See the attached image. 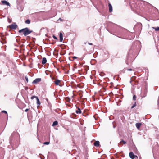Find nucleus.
Returning a JSON list of instances; mask_svg holds the SVG:
<instances>
[{
  "mask_svg": "<svg viewBox=\"0 0 159 159\" xmlns=\"http://www.w3.org/2000/svg\"><path fill=\"white\" fill-rule=\"evenodd\" d=\"M57 125H58L57 121H55L53 123L52 125V126H54Z\"/></svg>",
  "mask_w": 159,
  "mask_h": 159,
  "instance_id": "obj_14",
  "label": "nucleus"
},
{
  "mask_svg": "<svg viewBox=\"0 0 159 159\" xmlns=\"http://www.w3.org/2000/svg\"><path fill=\"white\" fill-rule=\"evenodd\" d=\"M2 113H5L6 114H7V112L6 111H4H4H2Z\"/></svg>",
  "mask_w": 159,
  "mask_h": 159,
  "instance_id": "obj_22",
  "label": "nucleus"
},
{
  "mask_svg": "<svg viewBox=\"0 0 159 159\" xmlns=\"http://www.w3.org/2000/svg\"><path fill=\"white\" fill-rule=\"evenodd\" d=\"M121 142H122L124 144H125L126 143V142L125 141L123 140H122Z\"/></svg>",
  "mask_w": 159,
  "mask_h": 159,
  "instance_id": "obj_24",
  "label": "nucleus"
},
{
  "mask_svg": "<svg viewBox=\"0 0 159 159\" xmlns=\"http://www.w3.org/2000/svg\"><path fill=\"white\" fill-rule=\"evenodd\" d=\"M52 37H53V38L54 39H56V40H57V38L56 36H55V35H53L52 36Z\"/></svg>",
  "mask_w": 159,
  "mask_h": 159,
  "instance_id": "obj_20",
  "label": "nucleus"
},
{
  "mask_svg": "<svg viewBox=\"0 0 159 159\" xmlns=\"http://www.w3.org/2000/svg\"><path fill=\"white\" fill-rule=\"evenodd\" d=\"M1 2L3 4H5L7 6H10V4L9 3L6 1L2 0L1 1Z\"/></svg>",
  "mask_w": 159,
  "mask_h": 159,
  "instance_id": "obj_5",
  "label": "nucleus"
},
{
  "mask_svg": "<svg viewBox=\"0 0 159 159\" xmlns=\"http://www.w3.org/2000/svg\"><path fill=\"white\" fill-rule=\"evenodd\" d=\"M76 113L77 114L81 113V111L80 108H78V110L76 111Z\"/></svg>",
  "mask_w": 159,
  "mask_h": 159,
  "instance_id": "obj_13",
  "label": "nucleus"
},
{
  "mask_svg": "<svg viewBox=\"0 0 159 159\" xmlns=\"http://www.w3.org/2000/svg\"><path fill=\"white\" fill-rule=\"evenodd\" d=\"M60 81L59 80L57 79L54 81L55 84L57 85H59V83Z\"/></svg>",
  "mask_w": 159,
  "mask_h": 159,
  "instance_id": "obj_11",
  "label": "nucleus"
},
{
  "mask_svg": "<svg viewBox=\"0 0 159 159\" xmlns=\"http://www.w3.org/2000/svg\"><path fill=\"white\" fill-rule=\"evenodd\" d=\"M60 42H62L63 41V34L61 32H60L59 34Z\"/></svg>",
  "mask_w": 159,
  "mask_h": 159,
  "instance_id": "obj_6",
  "label": "nucleus"
},
{
  "mask_svg": "<svg viewBox=\"0 0 159 159\" xmlns=\"http://www.w3.org/2000/svg\"><path fill=\"white\" fill-rule=\"evenodd\" d=\"M129 156L132 159L136 157H137V156L135 155L132 152H130L129 153Z\"/></svg>",
  "mask_w": 159,
  "mask_h": 159,
  "instance_id": "obj_3",
  "label": "nucleus"
},
{
  "mask_svg": "<svg viewBox=\"0 0 159 159\" xmlns=\"http://www.w3.org/2000/svg\"><path fill=\"white\" fill-rule=\"evenodd\" d=\"M28 110H29V109H26L25 110V112H27V111H28Z\"/></svg>",
  "mask_w": 159,
  "mask_h": 159,
  "instance_id": "obj_28",
  "label": "nucleus"
},
{
  "mask_svg": "<svg viewBox=\"0 0 159 159\" xmlns=\"http://www.w3.org/2000/svg\"><path fill=\"white\" fill-rule=\"evenodd\" d=\"M25 79H26L27 82H28V79L27 76H25Z\"/></svg>",
  "mask_w": 159,
  "mask_h": 159,
  "instance_id": "obj_23",
  "label": "nucleus"
},
{
  "mask_svg": "<svg viewBox=\"0 0 159 159\" xmlns=\"http://www.w3.org/2000/svg\"><path fill=\"white\" fill-rule=\"evenodd\" d=\"M141 124L140 123H137L136 124V126L138 130H139L140 127L141 126Z\"/></svg>",
  "mask_w": 159,
  "mask_h": 159,
  "instance_id": "obj_7",
  "label": "nucleus"
},
{
  "mask_svg": "<svg viewBox=\"0 0 159 159\" xmlns=\"http://www.w3.org/2000/svg\"><path fill=\"white\" fill-rule=\"evenodd\" d=\"M95 146L98 147L99 145V142L98 141H96L94 143Z\"/></svg>",
  "mask_w": 159,
  "mask_h": 159,
  "instance_id": "obj_10",
  "label": "nucleus"
},
{
  "mask_svg": "<svg viewBox=\"0 0 159 159\" xmlns=\"http://www.w3.org/2000/svg\"><path fill=\"white\" fill-rule=\"evenodd\" d=\"M41 81V79L38 78L35 79L32 82L33 84H36L38 82H40Z\"/></svg>",
  "mask_w": 159,
  "mask_h": 159,
  "instance_id": "obj_4",
  "label": "nucleus"
},
{
  "mask_svg": "<svg viewBox=\"0 0 159 159\" xmlns=\"http://www.w3.org/2000/svg\"><path fill=\"white\" fill-rule=\"evenodd\" d=\"M128 70L129 71H131L132 70V69H128Z\"/></svg>",
  "mask_w": 159,
  "mask_h": 159,
  "instance_id": "obj_29",
  "label": "nucleus"
},
{
  "mask_svg": "<svg viewBox=\"0 0 159 159\" xmlns=\"http://www.w3.org/2000/svg\"><path fill=\"white\" fill-rule=\"evenodd\" d=\"M9 27L11 29L15 30L17 27V25L15 23H14L10 25Z\"/></svg>",
  "mask_w": 159,
  "mask_h": 159,
  "instance_id": "obj_2",
  "label": "nucleus"
},
{
  "mask_svg": "<svg viewBox=\"0 0 159 159\" xmlns=\"http://www.w3.org/2000/svg\"><path fill=\"white\" fill-rule=\"evenodd\" d=\"M49 143V142H46L44 143L43 144L45 145H48Z\"/></svg>",
  "mask_w": 159,
  "mask_h": 159,
  "instance_id": "obj_19",
  "label": "nucleus"
},
{
  "mask_svg": "<svg viewBox=\"0 0 159 159\" xmlns=\"http://www.w3.org/2000/svg\"><path fill=\"white\" fill-rule=\"evenodd\" d=\"M136 103H135L131 107V108L133 109V108H134V107L136 106Z\"/></svg>",
  "mask_w": 159,
  "mask_h": 159,
  "instance_id": "obj_18",
  "label": "nucleus"
},
{
  "mask_svg": "<svg viewBox=\"0 0 159 159\" xmlns=\"http://www.w3.org/2000/svg\"><path fill=\"white\" fill-rule=\"evenodd\" d=\"M47 62V59L45 57H43V58L42 63V64L44 65Z\"/></svg>",
  "mask_w": 159,
  "mask_h": 159,
  "instance_id": "obj_9",
  "label": "nucleus"
},
{
  "mask_svg": "<svg viewBox=\"0 0 159 159\" xmlns=\"http://www.w3.org/2000/svg\"><path fill=\"white\" fill-rule=\"evenodd\" d=\"M72 58L74 59H77V57H75V56H74L73 57H72Z\"/></svg>",
  "mask_w": 159,
  "mask_h": 159,
  "instance_id": "obj_25",
  "label": "nucleus"
},
{
  "mask_svg": "<svg viewBox=\"0 0 159 159\" xmlns=\"http://www.w3.org/2000/svg\"><path fill=\"white\" fill-rule=\"evenodd\" d=\"M36 103L38 105V106H39L40 105V102L39 100V99L38 98V97H37L36 98Z\"/></svg>",
  "mask_w": 159,
  "mask_h": 159,
  "instance_id": "obj_12",
  "label": "nucleus"
},
{
  "mask_svg": "<svg viewBox=\"0 0 159 159\" xmlns=\"http://www.w3.org/2000/svg\"><path fill=\"white\" fill-rule=\"evenodd\" d=\"M30 21L29 19L25 21V23L28 24H29L30 23Z\"/></svg>",
  "mask_w": 159,
  "mask_h": 159,
  "instance_id": "obj_16",
  "label": "nucleus"
},
{
  "mask_svg": "<svg viewBox=\"0 0 159 159\" xmlns=\"http://www.w3.org/2000/svg\"><path fill=\"white\" fill-rule=\"evenodd\" d=\"M108 6L109 7V11L110 12L112 11V7L111 4L110 3H108Z\"/></svg>",
  "mask_w": 159,
  "mask_h": 159,
  "instance_id": "obj_8",
  "label": "nucleus"
},
{
  "mask_svg": "<svg viewBox=\"0 0 159 159\" xmlns=\"http://www.w3.org/2000/svg\"><path fill=\"white\" fill-rule=\"evenodd\" d=\"M32 30H30L28 28H25L19 30V32L20 33L23 32V34L25 36H26L30 33L32 32Z\"/></svg>",
  "mask_w": 159,
  "mask_h": 159,
  "instance_id": "obj_1",
  "label": "nucleus"
},
{
  "mask_svg": "<svg viewBox=\"0 0 159 159\" xmlns=\"http://www.w3.org/2000/svg\"><path fill=\"white\" fill-rule=\"evenodd\" d=\"M133 99L134 100H136V96L135 95H134L133 97Z\"/></svg>",
  "mask_w": 159,
  "mask_h": 159,
  "instance_id": "obj_21",
  "label": "nucleus"
},
{
  "mask_svg": "<svg viewBox=\"0 0 159 159\" xmlns=\"http://www.w3.org/2000/svg\"><path fill=\"white\" fill-rule=\"evenodd\" d=\"M58 20H60L61 21H63V20L62 19H61V18H59V19H58Z\"/></svg>",
  "mask_w": 159,
  "mask_h": 159,
  "instance_id": "obj_26",
  "label": "nucleus"
},
{
  "mask_svg": "<svg viewBox=\"0 0 159 159\" xmlns=\"http://www.w3.org/2000/svg\"><path fill=\"white\" fill-rule=\"evenodd\" d=\"M88 44L89 45H93V44L92 43H88Z\"/></svg>",
  "mask_w": 159,
  "mask_h": 159,
  "instance_id": "obj_27",
  "label": "nucleus"
},
{
  "mask_svg": "<svg viewBox=\"0 0 159 159\" xmlns=\"http://www.w3.org/2000/svg\"><path fill=\"white\" fill-rule=\"evenodd\" d=\"M37 97V96H33L31 97V99L32 100L34 98H36Z\"/></svg>",
  "mask_w": 159,
  "mask_h": 159,
  "instance_id": "obj_17",
  "label": "nucleus"
},
{
  "mask_svg": "<svg viewBox=\"0 0 159 159\" xmlns=\"http://www.w3.org/2000/svg\"><path fill=\"white\" fill-rule=\"evenodd\" d=\"M152 28L153 29H155L156 31L159 30V27H152Z\"/></svg>",
  "mask_w": 159,
  "mask_h": 159,
  "instance_id": "obj_15",
  "label": "nucleus"
}]
</instances>
